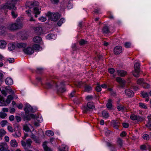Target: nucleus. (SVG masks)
Wrapping results in <instances>:
<instances>
[{"label": "nucleus", "instance_id": "1", "mask_svg": "<svg viewBox=\"0 0 151 151\" xmlns=\"http://www.w3.org/2000/svg\"><path fill=\"white\" fill-rule=\"evenodd\" d=\"M64 83V81L58 82L53 81H48L45 83V87L47 88H51L54 86L55 87L58 92L63 93L66 91Z\"/></svg>", "mask_w": 151, "mask_h": 151}, {"label": "nucleus", "instance_id": "2", "mask_svg": "<svg viewBox=\"0 0 151 151\" xmlns=\"http://www.w3.org/2000/svg\"><path fill=\"white\" fill-rule=\"evenodd\" d=\"M17 0H6L5 4L2 5L1 8L3 9H7L12 10H16L17 8L15 5Z\"/></svg>", "mask_w": 151, "mask_h": 151}, {"label": "nucleus", "instance_id": "3", "mask_svg": "<svg viewBox=\"0 0 151 151\" xmlns=\"http://www.w3.org/2000/svg\"><path fill=\"white\" fill-rule=\"evenodd\" d=\"M21 27V24L16 23H11L7 24L6 28L11 31L17 30Z\"/></svg>", "mask_w": 151, "mask_h": 151}, {"label": "nucleus", "instance_id": "4", "mask_svg": "<svg viewBox=\"0 0 151 151\" xmlns=\"http://www.w3.org/2000/svg\"><path fill=\"white\" fill-rule=\"evenodd\" d=\"M31 118L36 119L37 121L39 122H41L42 121V119L40 118L38 116L37 117L34 114H25L23 117V119L24 121H29Z\"/></svg>", "mask_w": 151, "mask_h": 151}, {"label": "nucleus", "instance_id": "5", "mask_svg": "<svg viewBox=\"0 0 151 151\" xmlns=\"http://www.w3.org/2000/svg\"><path fill=\"white\" fill-rule=\"evenodd\" d=\"M94 108L95 106L93 103L88 102L87 103L86 106H83L82 109L83 112L86 113L91 111V109H93Z\"/></svg>", "mask_w": 151, "mask_h": 151}, {"label": "nucleus", "instance_id": "6", "mask_svg": "<svg viewBox=\"0 0 151 151\" xmlns=\"http://www.w3.org/2000/svg\"><path fill=\"white\" fill-rule=\"evenodd\" d=\"M46 15L53 21H57L60 17V14L58 13H52L49 12L46 14Z\"/></svg>", "mask_w": 151, "mask_h": 151}, {"label": "nucleus", "instance_id": "7", "mask_svg": "<svg viewBox=\"0 0 151 151\" xmlns=\"http://www.w3.org/2000/svg\"><path fill=\"white\" fill-rule=\"evenodd\" d=\"M22 145L24 147V149L26 150L27 148H30L32 143V141L30 139H28L26 142L22 140L21 141Z\"/></svg>", "mask_w": 151, "mask_h": 151}, {"label": "nucleus", "instance_id": "8", "mask_svg": "<svg viewBox=\"0 0 151 151\" xmlns=\"http://www.w3.org/2000/svg\"><path fill=\"white\" fill-rule=\"evenodd\" d=\"M38 5V2L36 1L31 2L27 1L26 2V5L27 7L31 9L35 6Z\"/></svg>", "mask_w": 151, "mask_h": 151}, {"label": "nucleus", "instance_id": "9", "mask_svg": "<svg viewBox=\"0 0 151 151\" xmlns=\"http://www.w3.org/2000/svg\"><path fill=\"white\" fill-rule=\"evenodd\" d=\"M25 107L24 108V110L26 114H28L30 112H35L32 107L29 104H25Z\"/></svg>", "mask_w": 151, "mask_h": 151}, {"label": "nucleus", "instance_id": "10", "mask_svg": "<svg viewBox=\"0 0 151 151\" xmlns=\"http://www.w3.org/2000/svg\"><path fill=\"white\" fill-rule=\"evenodd\" d=\"M24 53L27 55H30L34 52V50L30 47H28L27 48H24L23 50Z\"/></svg>", "mask_w": 151, "mask_h": 151}, {"label": "nucleus", "instance_id": "11", "mask_svg": "<svg viewBox=\"0 0 151 151\" xmlns=\"http://www.w3.org/2000/svg\"><path fill=\"white\" fill-rule=\"evenodd\" d=\"M124 92L126 95L129 97H131L134 96V93L133 91L129 88L126 89Z\"/></svg>", "mask_w": 151, "mask_h": 151}, {"label": "nucleus", "instance_id": "12", "mask_svg": "<svg viewBox=\"0 0 151 151\" xmlns=\"http://www.w3.org/2000/svg\"><path fill=\"white\" fill-rule=\"evenodd\" d=\"M35 31L37 35H41L44 33V32L42 27H38L34 28Z\"/></svg>", "mask_w": 151, "mask_h": 151}, {"label": "nucleus", "instance_id": "13", "mask_svg": "<svg viewBox=\"0 0 151 151\" xmlns=\"http://www.w3.org/2000/svg\"><path fill=\"white\" fill-rule=\"evenodd\" d=\"M122 52V48L121 46H117L115 47L114 49V53L116 55H118Z\"/></svg>", "mask_w": 151, "mask_h": 151}, {"label": "nucleus", "instance_id": "14", "mask_svg": "<svg viewBox=\"0 0 151 151\" xmlns=\"http://www.w3.org/2000/svg\"><path fill=\"white\" fill-rule=\"evenodd\" d=\"M40 8H39L37 6H34V7L33 12L35 14V17H37V15H39L40 14Z\"/></svg>", "mask_w": 151, "mask_h": 151}, {"label": "nucleus", "instance_id": "15", "mask_svg": "<svg viewBox=\"0 0 151 151\" xmlns=\"http://www.w3.org/2000/svg\"><path fill=\"white\" fill-rule=\"evenodd\" d=\"M16 47L19 48L23 49L27 46V44L24 43H17L16 45Z\"/></svg>", "mask_w": 151, "mask_h": 151}, {"label": "nucleus", "instance_id": "16", "mask_svg": "<svg viewBox=\"0 0 151 151\" xmlns=\"http://www.w3.org/2000/svg\"><path fill=\"white\" fill-rule=\"evenodd\" d=\"M7 145L6 143H1L0 144V151H6Z\"/></svg>", "mask_w": 151, "mask_h": 151}, {"label": "nucleus", "instance_id": "17", "mask_svg": "<svg viewBox=\"0 0 151 151\" xmlns=\"http://www.w3.org/2000/svg\"><path fill=\"white\" fill-rule=\"evenodd\" d=\"M118 76L122 77L124 76L127 74V72L124 70H118L117 71Z\"/></svg>", "mask_w": 151, "mask_h": 151}, {"label": "nucleus", "instance_id": "18", "mask_svg": "<svg viewBox=\"0 0 151 151\" xmlns=\"http://www.w3.org/2000/svg\"><path fill=\"white\" fill-rule=\"evenodd\" d=\"M68 149L69 147L68 146L65 145H63L59 148V151H68Z\"/></svg>", "mask_w": 151, "mask_h": 151}, {"label": "nucleus", "instance_id": "19", "mask_svg": "<svg viewBox=\"0 0 151 151\" xmlns=\"http://www.w3.org/2000/svg\"><path fill=\"white\" fill-rule=\"evenodd\" d=\"M10 145L11 147H16L18 146V143L15 139L11 140L10 142Z\"/></svg>", "mask_w": 151, "mask_h": 151}, {"label": "nucleus", "instance_id": "20", "mask_svg": "<svg viewBox=\"0 0 151 151\" xmlns=\"http://www.w3.org/2000/svg\"><path fill=\"white\" fill-rule=\"evenodd\" d=\"M5 82L7 85H11L13 83V81L12 78H7L5 80Z\"/></svg>", "mask_w": 151, "mask_h": 151}, {"label": "nucleus", "instance_id": "21", "mask_svg": "<svg viewBox=\"0 0 151 151\" xmlns=\"http://www.w3.org/2000/svg\"><path fill=\"white\" fill-rule=\"evenodd\" d=\"M112 123L115 129H118L120 125V123L117 120H113Z\"/></svg>", "mask_w": 151, "mask_h": 151}, {"label": "nucleus", "instance_id": "22", "mask_svg": "<svg viewBox=\"0 0 151 151\" xmlns=\"http://www.w3.org/2000/svg\"><path fill=\"white\" fill-rule=\"evenodd\" d=\"M15 45L14 43H9L8 45V49L10 51L14 50L15 48Z\"/></svg>", "mask_w": 151, "mask_h": 151}, {"label": "nucleus", "instance_id": "23", "mask_svg": "<svg viewBox=\"0 0 151 151\" xmlns=\"http://www.w3.org/2000/svg\"><path fill=\"white\" fill-rule=\"evenodd\" d=\"M43 147L45 151H52L51 149L48 147L47 145V142H44L43 144Z\"/></svg>", "mask_w": 151, "mask_h": 151}, {"label": "nucleus", "instance_id": "24", "mask_svg": "<svg viewBox=\"0 0 151 151\" xmlns=\"http://www.w3.org/2000/svg\"><path fill=\"white\" fill-rule=\"evenodd\" d=\"M102 32L105 33L107 34L110 32L109 28L107 26H104L102 29Z\"/></svg>", "mask_w": 151, "mask_h": 151}, {"label": "nucleus", "instance_id": "25", "mask_svg": "<svg viewBox=\"0 0 151 151\" xmlns=\"http://www.w3.org/2000/svg\"><path fill=\"white\" fill-rule=\"evenodd\" d=\"M117 109H118V110L119 111H121L122 112L126 111V107L122 105L117 106Z\"/></svg>", "mask_w": 151, "mask_h": 151}, {"label": "nucleus", "instance_id": "26", "mask_svg": "<svg viewBox=\"0 0 151 151\" xmlns=\"http://www.w3.org/2000/svg\"><path fill=\"white\" fill-rule=\"evenodd\" d=\"M117 82L119 83L121 85L122 87H123L124 85V81L120 77H117L116 79Z\"/></svg>", "mask_w": 151, "mask_h": 151}, {"label": "nucleus", "instance_id": "27", "mask_svg": "<svg viewBox=\"0 0 151 151\" xmlns=\"http://www.w3.org/2000/svg\"><path fill=\"white\" fill-rule=\"evenodd\" d=\"M6 45V43L4 40L0 41V48L4 49L5 48Z\"/></svg>", "mask_w": 151, "mask_h": 151}, {"label": "nucleus", "instance_id": "28", "mask_svg": "<svg viewBox=\"0 0 151 151\" xmlns=\"http://www.w3.org/2000/svg\"><path fill=\"white\" fill-rule=\"evenodd\" d=\"M46 37L47 39L48 40H55L56 38L55 35L52 34H48L46 36Z\"/></svg>", "mask_w": 151, "mask_h": 151}, {"label": "nucleus", "instance_id": "29", "mask_svg": "<svg viewBox=\"0 0 151 151\" xmlns=\"http://www.w3.org/2000/svg\"><path fill=\"white\" fill-rule=\"evenodd\" d=\"M33 40L34 42L38 43L42 40V38L40 37L37 36L33 38Z\"/></svg>", "mask_w": 151, "mask_h": 151}, {"label": "nucleus", "instance_id": "30", "mask_svg": "<svg viewBox=\"0 0 151 151\" xmlns=\"http://www.w3.org/2000/svg\"><path fill=\"white\" fill-rule=\"evenodd\" d=\"M6 132L3 129H0V140H2L3 137L6 134Z\"/></svg>", "mask_w": 151, "mask_h": 151}, {"label": "nucleus", "instance_id": "31", "mask_svg": "<svg viewBox=\"0 0 151 151\" xmlns=\"http://www.w3.org/2000/svg\"><path fill=\"white\" fill-rule=\"evenodd\" d=\"M145 81L143 78H139L137 81V83L138 84L141 85L142 86L145 84Z\"/></svg>", "mask_w": 151, "mask_h": 151}, {"label": "nucleus", "instance_id": "32", "mask_svg": "<svg viewBox=\"0 0 151 151\" xmlns=\"http://www.w3.org/2000/svg\"><path fill=\"white\" fill-rule=\"evenodd\" d=\"M13 99V97L11 95H9L6 101V102L7 104H9L10 103V102Z\"/></svg>", "mask_w": 151, "mask_h": 151}, {"label": "nucleus", "instance_id": "33", "mask_svg": "<svg viewBox=\"0 0 151 151\" xmlns=\"http://www.w3.org/2000/svg\"><path fill=\"white\" fill-rule=\"evenodd\" d=\"M102 115L104 118L107 119L109 117V113L106 111L102 112Z\"/></svg>", "mask_w": 151, "mask_h": 151}, {"label": "nucleus", "instance_id": "34", "mask_svg": "<svg viewBox=\"0 0 151 151\" xmlns=\"http://www.w3.org/2000/svg\"><path fill=\"white\" fill-rule=\"evenodd\" d=\"M6 104L4 103L3 98L0 95V106H5Z\"/></svg>", "mask_w": 151, "mask_h": 151}, {"label": "nucleus", "instance_id": "35", "mask_svg": "<svg viewBox=\"0 0 151 151\" xmlns=\"http://www.w3.org/2000/svg\"><path fill=\"white\" fill-rule=\"evenodd\" d=\"M134 70L140 71V64L138 63H136L134 66Z\"/></svg>", "mask_w": 151, "mask_h": 151}, {"label": "nucleus", "instance_id": "36", "mask_svg": "<svg viewBox=\"0 0 151 151\" xmlns=\"http://www.w3.org/2000/svg\"><path fill=\"white\" fill-rule=\"evenodd\" d=\"M6 28L4 26L0 27V34H3L5 32Z\"/></svg>", "mask_w": 151, "mask_h": 151}, {"label": "nucleus", "instance_id": "37", "mask_svg": "<svg viewBox=\"0 0 151 151\" xmlns=\"http://www.w3.org/2000/svg\"><path fill=\"white\" fill-rule=\"evenodd\" d=\"M15 10H12L11 13V15L13 18L15 19L18 16L17 12L14 11Z\"/></svg>", "mask_w": 151, "mask_h": 151}, {"label": "nucleus", "instance_id": "38", "mask_svg": "<svg viewBox=\"0 0 151 151\" xmlns=\"http://www.w3.org/2000/svg\"><path fill=\"white\" fill-rule=\"evenodd\" d=\"M139 71L137 70H134L133 71L132 74L133 75L136 77H139Z\"/></svg>", "mask_w": 151, "mask_h": 151}, {"label": "nucleus", "instance_id": "39", "mask_svg": "<svg viewBox=\"0 0 151 151\" xmlns=\"http://www.w3.org/2000/svg\"><path fill=\"white\" fill-rule=\"evenodd\" d=\"M46 134L48 136H51L54 135V133L51 130H47L46 132Z\"/></svg>", "mask_w": 151, "mask_h": 151}, {"label": "nucleus", "instance_id": "40", "mask_svg": "<svg viewBox=\"0 0 151 151\" xmlns=\"http://www.w3.org/2000/svg\"><path fill=\"white\" fill-rule=\"evenodd\" d=\"M65 21V20L64 18H62L57 23L58 25L59 26H60Z\"/></svg>", "mask_w": 151, "mask_h": 151}, {"label": "nucleus", "instance_id": "41", "mask_svg": "<svg viewBox=\"0 0 151 151\" xmlns=\"http://www.w3.org/2000/svg\"><path fill=\"white\" fill-rule=\"evenodd\" d=\"M92 90L91 86L89 85L86 86L85 87V91L86 92H88Z\"/></svg>", "mask_w": 151, "mask_h": 151}, {"label": "nucleus", "instance_id": "42", "mask_svg": "<svg viewBox=\"0 0 151 151\" xmlns=\"http://www.w3.org/2000/svg\"><path fill=\"white\" fill-rule=\"evenodd\" d=\"M111 99H109L108 100V102L107 103L106 106L109 109H111L112 107V104L111 103Z\"/></svg>", "mask_w": 151, "mask_h": 151}, {"label": "nucleus", "instance_id": "43", "mask_svg": "<svg viewBox=\"0 0 151 151\" xmlns=\"http://www.w3.org/2000/svg\"><path fill=\"white\" fill-rule=\"evenodd\" d=\"M33 50H34L37 51L39 50L40 49V45L36 44L33 45Z\"/></svg>", "mask_w": 151, "mask_h": 151}, {"label": "nucleus", "instance_id": "44", "mask_svg": "<svg viewBox=\"0 0 151 151\" xmlns=\"http://www.w3.org/2000/svg\"><path fill=\"white\" fill-rule=\"evenodd\" d=\"M23 129L27 132H29L30 130L29 127L27 124L23 125Z\"/></svg>", "mask_w": 151, "mask_h": 151}, {"label": "nucleus", "instance_id": "45", "mask_svg": "<svg viewBox=\"0 0 151 151\" xmlns=\"http://www.w3.org/2000/svg\"><path fill=\"white\" fill-rule=\"evenodd\" d=\"M7 122L6 120H3L1 121L0 122V124L2 127H4L5 125H6Z\"/></svg>", "mask_w": 151, "mask_h": 151}, {"label": "nucleus", "instance_id": "46", "mask_svg": "<svg viewBox=\"0 0 151 151\" xmlns=\"http://www.w3.org/2000/svg\"><path fill=\"white\" fill-rule=\"evenodd\" d=\"M117 142L120 146L122 147V146L123 141L122 139L120 138L118 139Z\"/></svg>", "mask_w": 151, "mask_h": 151}, {"label": "nucleus", "instance_id": "47", "mask_svg": "<svg viewBox=\"0 0 151 151\" xmlns=\"http://www.w3.org/2000/svg\"><path fill=\"white\" fill-rule=\"evenodd\" d=\"M139 105L140 107L144 109H147V107L145 104L142 103H139Z\"/></svg>", "mask_w": 151, "mask_h": 151}, {"label": "nucleus", "instance_id": "48", "mask_svg": "<svg viewBox=\"0 0 151 151\" xmlns=\"http://www.w3.org/2000/svg\"><path fill=\"white\" fill-rule=\"evenodd\" d=\"M7 116V114L3 112H0V118L4 119Z\"/></svg>", "mask_w": 151, "mask_h": 151}, {"label": "nucleus", "instance_id": "49", "mask_svg": "<svg viewBox=\"0 0 151 151\" xmlns=\"http://www.w3.org/2000/svg\"><path fill=\"white\" fill-rule=\"evenodd\" d=\"M130 118L132 120H137V116L135 115L132 114L130 116Z\"/></svg>", "mask_w": 151, "mask_h": 151}, {"label": "nucleus", "instance_id": "50", "mask_svg": "<svg viewBox=\"0 0 151 151\" xmlns=\"http://www.w3.org/2000/svg\"><path fill=\"white\" fill-rule=\"evenodd\" d=\"M87 42L85 41L84 40L81 39L79 41V44L81 45H83L85 44H86Z\"/></svg>", "mask_w": 151, "mask_h": 151}, {"label": "nucleus", "instance_id": "51", "mask_svg": "<svg viewBox=\"0 0 151 151\" xmlns=\"http://www.w3.org/2000/svg\"><path fill=\"white\" fill-rule=\"evenodd\" d=\"M6 61L9 62L10 63H12L14 62V59L13 58H9L6 59Z\"/></svg>", "mask_w": 151, "mask_h": 151}, {"label": "nucleus", "instance_id": "52", "mask_svg": "<svg viewBox=\"0 0 151 151\" xmlns=\"http://www.w3.org/2000/svg\"><path fill=\"white\" fill-rule=\"evenodd\" d=\"M142 138L144 139L148 140L149 139V136L147 134H145L143 135Z\"/></svg>", "mask_w": 151, "mask_h": 151}, {"label": "nucleus", "instance_id": "53", "mask_svg": "<svg viewBox=\"0 0 151 151\" xmlns=\"http://www.w3.org/2000/svg\"><path fill=\"white\" fill-rule=\"evenodd\" d=\"M131 46V44L129 42H126L124 44V46L125 47L128 48L130 47Z\"/></svg>", "mask_w": 151, "mask_h": 151}, {"label": "nucleus", "instance_id": "54", "mask_svg": "<svg viewBox=\"0 0 151 151\" xmlns=\"http://www.w3.org/2000/svg\"><path fill=\"white\" fill-rule=\"evenodd\" d=\"M140 148L141 150H147V148L146 146L145 145H143L140 146Z\"/></svg>", "mask_w": 151, "mask_h": 151}, {"label": "nucleus", "instance_id": "55", "mask_svg": "<svg viewBox=\"0 0 151 151\" xmlns=\"http://www.w3.org/2000/svg\"><path fill=\"white\" fill-rule=\"evenodd\" d=\"M141 95L144 98L147 97L148 96V94L147 92H142L141 93Z\"/></svg>", "mask_w": 151, "mask_h": 151}, {"label": "nucleus", "instance_id": "56", "mask_svg": "<svg viewBox=\"0 0 151 151\" xmlns=\"http://www.w3.org/2000/svg\"><path fill=\"white\" fill-rule=\"evenodd\" d=\"M39 20L42 22H45L46 20V18L45 17H41L39 18Z\"/></svg>", "mask_w": 151, "mask_h": 151}, {"label": "nucleus", "instance_id": "57", "mask_svg": "<svg viewBox=\"0 0 151 151\" xmlns=\"http://www.w3.org/2000/svg\"><path fill=\"white\" fill-rule=\"evenodd\" d=\"M7 129L11 132H13L14 130L12 127L10 126H8Z\"/></svg>", "mask_w": 151, "mask_h": 151}, {"label": "nucleus", "instance_id": "58", "mask_svg": "<svg viewBox=\"0 0 151 151\" xmlns=\"http://www.w3.org/2000/svg\"><path fill=\"white\" fill-rule=\"evenodd\" d=\"M145 88H148L150 87V85L145 83V84L142 86Z\"/></svg>", "mask_w": 151, "mask_h": 151}, {"label": "nucleus", "instance_id": "59", "mask_svg": "<svg viewBox=\"0 0 151 151\" xmlns=\"http://www.w3.org/2000/svg\"><path fill=\"white\" fill-rule=\"evenodd\" d=\"M96 90L97 92H99L101 91V88L99 86H97L96 88Z\"/></svg>", "mask_w": 151, "mask_h": 151}, {"label": "nucleus", "instance_id": "60", "mask_svg": "<svg viewBox=\"0 0 151 151\" xmlns=\"http://www.w3.org/2000/svg\"><path fill=\"white\" fill-rule=\"evenodd\" d=\"M108 71L110 73L113 74L114 73L115 70L113 68H111L108 69Z\"/></svg>", "mask_w": 151, "mask_h": 151}, {"label": "nucleus", "instance_id": "61", "mask_svg": "<svg viewBox=\"0 0 151 151\" xmlns=\"http://www.w3.org/2000/svg\"><path fill=\"white\" fill-rule=\"evenodd\" d=\"M143 118L139 116H137V120L138 121H142L143 120Z\"/></svg>", "mask_w": 151, "mask_h": 151}, {"label": "nucleus", "instance_id": "62", "mask_svg": "<svg viewBox=\"0 0 151 151\" xmlns=\"http://www.w3.org/2000/svg\"><path fill=\"white\" fill-rule=\"evenodd\" d=\"M86 99L87 100L89 101L93 99V96L91 95H88L86 97Z\"/></svg>", "mask_w": 151, "mask_h": 151}, {"label": "nucleus", "instance_id": "63", "mask_svg": "<svg viewBox=\"0 0 151 151\" xmlns=\"http://www.w3.org/2000/svg\"><path fill=\"white\" fill-rule=\"evenodd\" d=\"M82 83L81 81H78L76 83V85L78 87H80L82 86Z\"/></svg>", "mask_w": 151, "mask_h": 151}, {"label": "nucleus", "instance_id": "64", "mask_svg": "<svg viewBox=\"0 0 151 151\" xmlns=\"http://www.w3.org/2000/svg\"><path fill=\"white\" fill-rule=\"evenodd\" d=\"M43 69L42 68H37V72L38 73H40L43 70Z\"/></svg>", "mask_w": 151, "mask_h": 151}]
</instances>
